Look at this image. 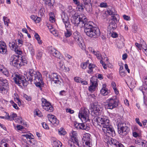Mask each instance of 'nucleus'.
Masks as SVG:
<instances>
[{
    "label": "nucleus",
    "mask_w": 147,
    "mask_h": 147,
    "mask_svg": "<svg viewBox=\"0 0 147 147\" xmlns=\"http://www.w3.org/2000/svg\"><path fill=\"white\" fill-rule=\"evenodd\" d=\"M89 110L84 108L80 111L78 116L82 121L86 122L89 120Z\"/></svg>",
    "instance_id": "1a4fd4ad"
},
{
    "label": "nucleus",
    "mask_w": 147,
    "mask_h": 147,
    "mask_svg": "<svg viewBox=\"0 0 147 147\" xmlns=\"http://www.w3.org/2000/svg\"><path fill=\"white\" fill-rule=\"evenodd\" d=\"M107 136H108V138L109 140L107 141L108 142H109L110 144L114 145L116 147H124L123 145L119 142L117 141L116 140L112 139L110 136H108L107 134H106Z\"/></svg>",
    "instance_id": "6ab92c4d"
},
{
    "label": "nucleus",
    "mask_w": 147,
    "mask_h": 147,
    "mask_svg": "<svg viewBox=\"0 0 147 147\" xmlns=\"http://www.w3.org/2000/svg\"><path fill=\"white\" fill-rule=\"evenodd\" d=\"M107 104L105 105V108L108 109H112L117 107L118 105V100L116 96L108 99Z\"/></svg>",
    "instance_id": "39448f33"
},
{
    "label": "nucleus",
    "mask_w": 147,
    "mask_h": 147,
    "mask_svg": "<svg viewBox=\"0 0 147 147\" xmlns=\"http://www.w3.org/2000/svg\"><path fill=\"white\" fill-rule=\"evenodd\" d=\"M4 75L7 76H8L9 75V72L8 70L5 68H3L2 70L0 71Z\"/></svg>",
    "instance_id": "58836bf2"
},
{
    "label": "nucleus",
    "mask_w": 147,
    "mask_h": 147,
    "mask_svg": "<svg viewBox=\"0 0 147 147\" xmlns=\"http://www.w3.org/2000/svg\"><path fill=\"white\" fill-rule=\"evenodd\" d=\"M16 43V42L15 40L11 41L9 43V46L12 50L14 51L16 53L19 55H21L22 53V52L18 48Z\"/></svg>",
    "instance_id": "f3484780"
},
{
    "label": "nucleus",
    "mask_w": 147,
    "mask_h": 147,
    "mask_svg": "<svg viewBox=\"0 0 147 147\" xmlns=\"http://www.w3.org/2000/svg\"><path fill=\"white\" fill-rule=\"evenodd\" d=\"M143 90H147V83H145L144 84L142 88Z\"/></svg>",
    "instance_id": "774afa93"
},
{
    "label": "nucleus",
    "mask_w": 147,
    "mask_h": 147,
    "mask_svg": "<svg viewBox=\"0 0 147 147\" xmlns=\"http://www.w3.org/2000/svg\"><path fill=\"white\" fill-rule=\"evenodd\" d=\"M59 69L61 71L64 68L65 65L63 61H60L59 62Z\"/></svg>",
    "instance_id": "a19ab883"
},
{
    "label": "nucleus",
    "mask_w": 147,
    "mask_h": 147,
    "mask_svg": "<svg viewBox=\"0 0 147 147\" xmlns=\"http://www.w3.org/2000/svg\"><path fill=\"white\" fill-rule=\"evenodd\" d=\"M102 110L101 107L96 103H94L91 105V114L94 116H98L100 115Z\"/></svg>",
    "instance_id": "6e6552de"
},
{
    "label": "nucleus",
    "mask_w": 147,
    "mask_h": 147,
    "mask_svg": "<svg viewBox=\"0 0 147 147\" xmlns=\"http://www.w3.org/2000/svg\"><path fill=\"white\" fill-rule=\"evenodd\" d=\"M100 93L104 96L107 95L108 94V90L106 88V85L103 84L102 87L100 90Z\"/></svg>",
    "instance_id": "c85d7f7f"
},
{
    "label": "nucleus",
    "mask_w": 147,
    "mask_h": 147,
    "mask_svg": "<svg viewBox=\"0 0 147 147\" xmlns=\"http://www.w3.org/2000/svg\"><path fill=\"white\" fill-rule=\"evenodd\" d=\"M3 20L4 22L5 25L7 26H8V24L9 22V19L7 17L4 16Z\"/></svg>",
    "instance_id": "e433bc0d"
},
{
    "label": "nucleus",
    "mask_w": 147,
    "mask_h": 147,
    "mask_svg": "<svg viewBox=\"0 0 147 147\" xmlns=\"http://www.w3.org/2000/svg\"><path fill=\"white\" fill-rule=\"evenodd\" d=\"M100 6L101 7H106L107 6V4L106 3L102 2L100 3Z\"/></svg>",
    "instance_id": "603ef678"
},
{
    "label": "nucleus",
    "mask_w": 147,
    "mask_h": 147,
    "mask_svg": "<svg viewBox=\"0 0 147 147\" xmlns=\"http://www.w3.org/2000/svg\"><path fill=\"white\" fill-rule=\"evenodd\" d=\"M7 144L5 142L1 141L0 144V147H8Z\"/></svg>",
    "instance_id": "8fccbe9b"
},
{
    "label": "nucleus",
    "mask_w": 147,
    "mask_h": 147,
    "mask_svg": "<svg viewBox=\"0 0 147 147\" xmlns=\"http://www.w3.org/2000/svg\"><path fill=\"white\" fill-rule=\"evenodd\" d=\"M33 135L30 133L28 134L22 135L21 136V138L24 142H26V139H29L30 140L33 139Z\"/></svg>",
    "instance_id": "bb28decb"
},
{
    "label": "nucleus",
    "mask_w": 147,
    "mask_h": 147,
    "mask_svg": "<svg viewBox=\"0 0 147 147\" xmlns=\"http://www.w3.org/2000/svg\"><path fill=\"white\" fill-rule=\"evenodd\" d=\"M71 20L75 26H79L81 28L85 26L87 20L84 14H82L79 15L78 13H76L73 15Z\"/></svg>",
    "instance_id": "f03ea898"
},
{
    "label": "nucleus",
    "mask_w": 147,
    "mask_h": 147,
    "mask_svg": "<svg viewBox=\"0 0 147 147\" xmlns=\"http://www.w3.org/2000/svg\"><path fill=\"white\" fill-rule=\"evenodd\" d=\"M97 68L96 66L94 64L90 63L88 66V69L87 70V72L89 74H92L95 71V70Z\"/></svg>",
    "instance_id": "a878e982"
},
{
    "label": "nucleus",
    "mask_w": 147,
    "mask_h": 147,
    "mask_svg": "<svg viewBox=\"0 0 147 147\" xmlns=\"http://www.w3.org/2000/svg\"><path fill=\"white\" fill-rule=\"evenodd\" d=\"M59 134L60 135H64L66 134V132L63 128H61L58 131Z\"/></svg>",
    "instance_id": "ea45409f"
},
{
    "label": "nucleus",
    "mask_w": 147,
    "mask_h": 147,
    "mask_svg": "<svg viewBox=\"0 0 147 147\" xmlns=\"http://www.w3.org/2000/svg\"><path fill=\"white\" fill-rule=\"evenodd\" d=\"M50 53L51 55L59 59H60L62 58V56L60 53L53 48H51L50 50Z\"/></svg>",
    "instance_id": "aec40b11"
},
{
    "label": "nucleus",
    "mask_w": 147,
    "mask_h": 147,
    "mask_svg": "<svg viewBox=\"0 0 147 147\" xmlns=\"http://www.w3.org/2000/svg\"><path fill=\"white\" fill-rule=\"evenodd\" d=\"M116 13L115 11L113 8H108L107 10L105 12V13L103 14V16L105 17L107 16V15H112Z\"/></svg>",
    "instance_id": "393cba45"
},
{
    "label": "nucleus",
    "mask_w": 147,
    "mask_h": 147,
    "mask_svg": "<svg viewBox=\"0 0 147 147\" xmlns=\"http://www.w3.org/2000/svg\"><path fill=\"white\" fill-rule=\"evenodd\" d=\"M135 45L139 49L141 50V44L140 45L137 42H136Z\"/></svg>",
    "instance_id": "69168bd1"
},
{
    "label": "nucleus",
    "mask_w": 147,
    "mask_h": 147,
    "mask_svg": "<svg viewBox=\"0 0 147 147\" xmlns=\"http://www.w3.org/2000/svg\"><path fill=\"white\" fill-rule=\"evenodd\" d=\"M97 80V78L95 76H93L91 78L90 81L91 84L89 87V91L92 92L95 90L98 86Z\"/></svg>",
    "instance_id": "dca6fc26"
},
{
    "label": "nucleus",
    "mask_w": 147,
    "mask_h": 147,
    "mask_svg": "<svg viewBox=\"0 0 147 147\" xmlns=\"http://www.w3.org/2000/svg\"><path fill=\"white\" fill-rule=\"evenodd\" d=\"M45 4L48 5L49 6H51L52 5L51 0H43Z\"/></svg>",
    "instance_id": "49530a36"
},
{
    "label": "nucleus",
    "mask_w": 147,
    "mask_h": 147,
    "mask_svg": "<svg viewBox=\"0 0 147 147\" xmlns=\"http://www.w3.org/2000/svg\"><path fill=\"white\" fill-rule=\"evenodd\" d=\"M117 27V24L115 22H110L109 26V28L111 29H115Z\"/></svg>",
    "instance_id": "f704fd0d"
},
{
    "label": "nucleus",
    "mask_w": 147,
    "mask_h": 147,
    "mask_svg": "<svg viewBox=\"0 0 147 147\" xmlns=\"http://www.w3.org/2000/svg\"><path fill=\"white\" fill-rule=\"evenodd\" d=\"M21 62H22V60L16 55L12 56L10 59V63L14 67H17L18 65H21Z\"/></svg>",
    "instance_id": "4468645a"
},
{
    "label": "nucleus",
    "mask_w": 147,
    "mask_h": 147,
    "mask_svg": "<svg viewBox=\"0 0 147 147\" xmlns=\"http://www.w3.org/2000/svg\"><path fill=\"white\" fill-rule=\"evenodd\" d=\"M82 79L78 77H75L74 78L75 81L78 83H80Z\"/></svg>",
    "instance_id": "864d4df0"
},
{
    "label": "nucleus",
    "mask_w": 147,
    "mask_h": 147,
    "mask_svg": "<svg viewBox=\"0 0 147 147\" xmlns=\"http://www.w3.org/2000/svg\"><path fill=\"white\" fill-rule=\"evenodd\" d=\"M90 135L88 133L84 134L82 139V142L83 144L86 145L85 147H91L92 146L90 139Z\"/></svg>",
    "instance_id": "f8f14e48"
},
{
    "label": "nucleus",
    "mask_w": 147,
    "mask_h": 147,
    "mask_svg": "<svg viewBox=\"0 0 147 147\" xmlns=\"http://www.w3.org/2000/svg\"><path fill=\"white\" fill-rule=\"evenodd\" d=\"M50 122L55 125H57L59 123V121L55 116L52 115H48L47 116Z\"/></svg>",
    "instance_id": "5701e85b"
},
{
    "label": "nucleus",
    "mask_w": 147,
    "mask_h": 147,
    "mask_svg": "<svg viewBox=\"0 0 147 147\" xmlns=\"http://www.w3.org/2000/svg\"><path fill=\"white\" fill-rule=\"evenodd\" d=\"M29 74L30 77H27V79L29 80H34L36 82H41L42 80V78L40 73L38 71H36L32 69H30L29 70Z\"/></svg>",
    "instance_id": "423d86ee"
},
{
    "label": "nucleus",
    "mask_w": 147,
    "mask_h": 147,
    "mask_svg": "<svg viewBox=\"0 0 147 147\" xmlns=\"http://www.w3.org/2000/svg\"><path fill=\"white\" fill-rule=\"evenodd\" d=\"M119 19V15L117 14H115L112 16L111 20L114 21V22H117Z\"/></svg>",
    "instance_id": "473e14b6"
},
{
    "label": "nucleus",
    "mask_w": 147,
    "mask_h": 147,
    "mask_svg": "<svg viewBox=\"0 0 147 147\" xmlns=\"http://www.w3.org/2000/svg\"><path fill=\"white\" fill-rule=\"evenodd\" d=\"M87 62H85L82 63L81 65L82 68L83 69H86L87 67Z\"/></svg>",
    "instance_id": "09e8293b"
},
{
    "label": "nucleus",
    "mask_w": 147,
    "mask_h": 147,
    "mask_svg": "<svg viewBox=\"0 0 147 147\" xmlns=\"http://www.w3.org/2000/svg\"><path fill=\"white\" fill-rule=\"evenodd\" d=\"M73 37L75 41L82 50H85L86 47L82 37L77 32H75L73 34Z\"/></svg>",
    "instance_id": "0eeeda50"
},
{
    "label": "nucleus",
    "mask_w": 147,
    "mask_h": 147,
    "mask_svg": "<svg viewBox=\"0 0 147 147\" xmlns=\"http://www.w3.org/2000/svg\"><path fill=\"white\" fill-rule=\"evenodd\" d=\"M5 84V85L8 84L7 81L3 78H0V92L3 94H6L8 91L7 89L5 88V86L3 84Z\"/></svg>",
    "instance_id": "ddd939ff"
},
{
    "label": "nucleus",
    "mask_w": 147,
    "mask_h": 147,
    "mask_svg": "<svg viewBox=\"0 0 147 147\" xmlns=\"http://www.w3.org/2000/svg\"><path fill=\"white\" fill-rule=\"evenodd\" d=\"M142 48L144 50L146 49V48H147V46L145 42H144L143 44H141Z\"/></svg>",
    "instance_id": "6e6d98bb"
},
{
    "label": "nucleus",
    "mask_w": 147,
    "mask_h": 147,
    "mask_svg": "<svg viewBox=\"0 0 147 147\" xmlns=\"http://www.w3.org/2000/svg\"><path fill=\"white\" fill-rule=\"evenodd\" d=\"M48 27L49 30L50 32L54 36L58 37L60 38H62L60 36L59 33L53 27L52 25H49L48 26Z\"/></svg>",
    "instance_id": "4be33fe9"
},
{
    "label": "nucleus",
    "mask_w": 147,
    "mask_h": 147,
    "mask_svg": "<svg viewBox=\"0 0 147 147\" xmlns=\"http://www.w3.org/2000/svg\"><path fill=\"white\" fill-rule=\"evenodd\" d=\"M63 22L65 24L66 29H71V25L69 20Z\"/></svg>",
    "instance_id": "4c0bfd02"
},
{
    "label": "nucleus",
    "mask_w": 147,
    "mask_h": 147,
    "mask_svg": "<svg viewBox=\"0 0 147 147\" xmlns=\"http://www.w3.org/2000/svg\"><path fill=\"white\" fill-rule=\"evenodd\" d=\"M94 120L97 124L102 126L103 131L108 136H115V131L112 126L109 125V120L106 117L101 116V117H95Z\"/></svg>",
    "instance_id": "f257e3e1"
},
{
    "label": "nucleus",
    "mask_w": 147,
    "mask_h": 147,
    "mask_svg": "<svg viewBox=\"0 0 147 147\" xmlns=\"http://www.w3.org/2000/svg\"><path fill=\"white\" fill-rule=\"evenodd\" d=\"M77 8L79 9V11H82L84 9V6L81 3H79V4L77 5Z\"/></svg>",
    "instance_id": "a18cd8bd"
},
{
    "label": "nucleus",
    "mask_w": 147,
    "mask_h": 147,
    "mask_svg": "<svg viewBox=\"0 0 147 147\" xmlns=\"http://www.w3.org/2000/svg\"><path fill=\"white\" fill-rule=\"evenodd\" d=\"M7 52V47L5 42L0 41V52L1 53L4 54L6 53Z\"/></svg>",
    "instance_id": "b1692460"
},
{
    "label": "nucleus",
    "mask_w": 147,
    "mask_h": 147,
    "mask_svg": "<svg viewBox=\"0 0 147 147\" xmlns=\"http://www.w3.org/2000/svg\"><path fill=\"white\" fill-rule=\"evenodd\" d=\"M49 20L52 23H54L55 21V18L54 13L51 12L49 13Z\"/></svg>",
    "instance_id": "2f4dec72"
},
{
    "label": "nucleus",
    "mask_w": 147,
    "mask_h": 147,
    "mask_svg": "<svg viewBox=\"0 0 147 147\" xmlns=\"http://www.w3.org/2000/svg\"><path fill=\"white\" fill-rule=\"evenodd\" d=\"M61 18L63 22L69 21V18L67 14L64 12L61 14Z\"/></svg>",
    "instance_id": "7c9ffc66"
},
{
    "label": "nucleus",
    "mask_w": 147,
    "mask_h": 147,
    "mask_svg": "<svg viewBox=\"0 0 147 147\" xmlns=\"http://www.w3.org/2000/svg\"><path fill=\"white\" fill-rule=\"evenodd\" d=\"M6 115L7 117H6V119L9 121L14 120V118L17 117V114L13 113H11L10 115L7 113H6Z\"/></svg>",
    "instance_id": "cd10ccee"
},
{
    "label": "nucleus",
    "mask_w": 147,
    "mask_h": 147,
    "mask_svg": "<svg viewBox=\"0 0 147 147\" xmlns=\"http://www.w3.org/2000/svg\"><path fill=\"white\" fill-rule=\"evenodd\" d=\"M45 12L44 8L43 7L40 8L38 11V16L42 17L44 14Z\"/></svg>",
    "instance_id": "c9c22d12"
},
{
    "label": "nucleus",
    "mask_w": 147,
    "mask_h": 147,
    "mask_svg": "<svg viewBox=\"0 0 147 147\" xmlns=\"http://www.w3.org/2000/svg\"><path fill=\"white\" fill-rule=\"evenodd\" d=\"M100 63L102 64V66L105 69H107V67L106 64H105L102 60H100Z\"/></svg>",
    "instance_id": "0e129e2a"
},
{
    "label": "nucleus",
    "mask_w": 147,
    "mask_h": 147,
    "mask_svg": "<svg viewBox=\"0 0 147 147\" xmlns=\"http://www.w3.org/2000/svg\"><path fill=\"white\" fill-rule=\"evenodd\" d=\"M70 70V69L68 67H65V65L64 68H63L62 70V71L65 72H69Z\"/></svg>",
    "instance_id": "3c124183"
},
{
    "label": "nucleus",
    "mask_w": 147,
    "mask_h": 147,
    "mask_svg": "<svg viewBox=\"0 0 147 147\" xmlns=\"http://www.w3.org/2000/svg\"><path fill=\"white\" fill-rule=\"evenodd\" d=\"M42 125L43 127L46 129H49V127L48 125L45 123H42Z\"/></svg>",
    "instance_id": "e2e57ef3"
},
{
    "label": "nucleus",
    "mask_w": 147,
    "mask_h": 147,
    "mask_svg": "<svg viewBox=\"0 0 147 147\" xmlns=\"http://www.w3.org/2000/svg\"><path fill=\"white\" fill-rule=\"evenodd\" d=\"M42 54V51L38 52L36 55V59L38 60H40L41 58Z\"/></svg>",
    "instance_id": "79ce46f5"
},
{
    "label": "nucleus",
    "mask_w": 147,
    "mask_h": 147,
    "mask_svg": "<svg viewBox=\"0 0 147 147\" xmlns=\"http://www.w3.org/2000/svg\"><path fill=\"white\" fill-rule=\"evenodd\" d=\"M142 142V139L140 138H137L135 140V143L137 144L140 145L141 142Z\"/></svg>",
    "instance_id": "de8ad7c7"
},
{
    "label": "nucleus",
    "mask_w": 147,
    "mask_h": 147,
    "mask_svg": "<svg viewBox=\"0 0 147 147\" xmlns=\"http://www.w3.org/2000/svg\"><path fill=\"white\" fill-rule=\"evenodd\" d=\"M49 77L51 82H54L55 84H60V76L56 73H51V75H49Z\"/></svg>",
    "instance_id": "2eb2a0df"
},
{
    "label": "nucleus",
    "mask_w": 147,
    "mask_h": 147,
    "mask_svg": "<svg viewBox=\"0 0 147 147\" xmlns=\"http://www.w3.org/2000/svg\"><path fill=\"white\" fill-rule=\"evenodd\" d=\"M16 127L17 128V129L19 130H21L24 128L22 126L20 125H17L16 126Z\"/></svg>",
    "instance_id": "052dcab7"
},
{
    "label": "nucleus",
    "mask_w": 147,
    "mask_h": 147,
    "mask_svg": "<svg viewBox=\"0 0 147 147\" xmlns=\"http://www.w3.org/2000/svg\"><path fill=\"white\" fill-rule=\"evenodd\" d=\"M72 33L71 29H67L65 32V35L66 37H69L71 35Z\"/></svg>",
    "instance_id": "72a5a7b5"
},
{
    "label": "nucleus",
    "mask_w": 147,
    "mask_h": 147,
    "mask_svg": "<svg viewBox=\"0 0 147 147\" xmlns=\"http://www.w3.org/2000/svg\"><path fill=\"white\" fill-rule=\"evenodd\" d=\"M42 83V80H41V82H36L35 81V84L37 87H40L41 84Z\"/></svg>",
    "instance_id": "13d9d810"
},
{
    "label": "nucleus",
    "mask_w": 147,
    "mask_h": 147,
    "mask_svg": "<svg viewBox=\"0 0 147 147\" xmlns=\"http://www.w3.org/2000/svg\"><path fill=\"white\" fill-rule=\"evenodd\" d=\"M91 52L92 53L96 56L98 59L101 60L102 59V57L99 51L92 50H91Z\"/></svg>",
    "instance_id": "c756f323"
},
{
    "label": "nucleus",
    "mask_w": 147,
    "mask_h": 147,
    "mask_svg": "<svg viewBox=\"0 0 147 147\" xmlns=\"http://www.w3.org/2000/svg\"><path fill=\"white\" fill-rule=\"evenodd\" d=\"M66 111L67 112L69 113L70 114H73L74 113V110H71L69 109H66Z\"/></svg>",
    "instance_id": "680f3d73"
},
{
    "label": "nucleus",
    "mask_w": 147,
    "mask_h": 147,
    "mask_svg": "<svg viewBox=\"0 0 147 147\" xmlns=\"http://www.w3.org/2000/svg\"><path fill=\"white\" fill-rule=\"evenodd\" d=\"M136 122L141 127L142 126V123L140 121L139 119L138 118H136L135 119Z\"/></svg>",
    "instance_id": "4d7b16f0"
},
{
    "label": "nucleus",
    "mask_w": 147,
    "mask_h": 147,
    "mask_svg": "<svg viewBox=\"0 0 147 147\" xmlns=\"http://www.w3.org/2000/svg\"><path fill=\"white\" fill-rule=\"evenodd\" d=\"M84 27H85L84 32L88 36L94 38H97L99 36L100 31L98 28L93 27L92 25L87 23Z\"/></svg>",
    "instance_id": "7ed1b4c3"
},
{
    "label": "nucleus",
    "mask_w": 147,
    "mask_h": 147,
    "mask_svg": "<svg viewBox=\"0 0 147 147\" xmlns=\"http://www.w3.org/2000/svg\"><path fill=\"white\" fill-rule=\"evenodd\" d=\"M118 132L120 135L124 136L128 132V128L125 124H120L118 126Z\"/></svg>",
    "instance_id": "9b49d317"
},
{
    "label": "nucleus",
    "mask_w": 147,
    "mask_h": 147,
    "mask_svg": "<svg viewBox=\"0 0 147 147\" xmlns=\"http://www.w3.org/2000/svg\"><path fill=\"white\" fill-rule=\"evenodd\" d=\"M28 50L31 54L32 55H34V50L32 46H30L28 47Z\"/></svg>",
    "instance_id": "37998d69"
},
{
    "label": "nucleus",
    "mask_w": 147,
    "mask_h": 147,
    "mask_svg": "<svg viewBox=\"0 0 147 147\" xmlns=\"http://www.w3.org/2000/svg\"><path fill=\"white\" fill-rule=\"evenodd\" d=\"M14 120L15 121L18 123H22V118L21 117H17V118Z\"/></svg>",
    "instance_id": "c03bdc74"
},
{
    "label": "nucleus",
    "mask_w": 147,
    "mask_h": 147,
    "mask_svg": "<svg viewBox=\"0 0 147 147\" xmlns=\"http://www.w3.org/2000/svg\"><path fill=\"white\" fill-rule=\"evenodd\" d=\"M42 102V106L43 109L49 112H52L54 109L51 103L47 101L44 98H42L41 99Z\"/></svg>",
    "instance_id": "9d476101"
},
{
    "label": "nucleus",
    "mask_w": 147,
    "mask_h": 147,
    "mask_svg": "<svg viewBox=\"0 0 147 147\" xmlns=\"http://www.w3.org/2000/svg\"><path fill=\"white\" fill-rule=\"evenodd\" d=\"M13 79L16 84L19 86L26 87L27 85V82L24 76L18 73H14L12 76Z\"/></svg>",
    "instance_id": "20e7f679"
},
{
    "label": "nucleus",
    "mask_w": 147,
    "mask_h": 147,
    "mask_svg": "<svg viewBox=\"0 0 147 147\" xmlns=\"http://www.w3.org/2000/svg\"><path fill=\"white\" fill-rule=\"evenodd\" d=\"M123 19L126 20H130V16L126 15H124L123 16Z\"/></svg>",
    "instance_id": "5fc2aeb1"
},
{
    "label": "nucleus",
    "mask_w": 147,
    "mask_h": 147,
    "mask_svg": "<svg viewBox=\"0 0 147 147\" xmlns=\"http://www.w3.org/2000/svg\"><path fill=\"white\" fill-rule=\"evenodd\" d=\"M74 125L75 127L78 129H80L88 131L90 129L89 127L84 123H79L75 122Z\"/></svg>",
    "instance_id": "a211bd4d"
},
{
    "label": "nucleus",
    "mask_w": 147,
    "mask_h": 147,
    "mask_svg": "<svg viewBox=\"0 0 147 147\" xmlns=\"http://www.w3.org/2000/svg\"><path fill=\"white\" fill-rule=\"evenodd\" d=\"M17 42L18 45H20V46L23 45V41L21 39H18L17 40Z\"/></svg>",
    "instance_id": "338daca9"
},
{
    "label": "nucleus",
    "mask_w": 147,
    "mask_h": 147,
    "mask_svg": "<svg viewBox=\"0 0 147 147\" xmlns=\"http://www.w3.org/2000/svg\"><path fill=\"white\" fill-rule=\"evenodd\" d=\"M24 98L27 100L28 101H30L31 100V98L30 96H28L26 94L24 95Z\"/></svg>",
    "instance_id": "bf43d9fd"
},
{
    "label": "nucleus",
    "mask_w": 147,
    "mask_h": 147,
    "mask_svg": "<svg viewBox=\"0 0 147 147\" xmlns=\"http://www.w3.org/2000/svg\"><path fill=\"white\" fill-rule=\"evenodd\" d=\"M71 138L73 143L78 145V140L77 137V133L75 131H72L70 134Z\"/></svg>",
    "instance_id": "412c9836"
}]
</instances>
